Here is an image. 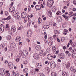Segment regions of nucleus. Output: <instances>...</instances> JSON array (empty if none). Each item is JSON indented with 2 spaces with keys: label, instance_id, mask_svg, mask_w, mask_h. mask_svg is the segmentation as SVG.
<instances>
[{
  "label": "nucleus",
  "instance_id": "nucleus-40",
  "mask_svg": "<svg viewBox=\"0 0 76 76\" xmlns=\"http://www.w3.org/2000/svg\"><path fill=\"white\" fill-rule=\"evenodd\" d=\"M22 29H23V26H21L18 28V30Z\"/></svg>",
  "mask_w": 76,
  "mask_h": 76
},
{
  "label": "nucleus",
  "instance_id": "nucleus-21",
  "mask_svg": "<svg viewBox=\"0 0 76 76\" xmlns=\"http://www.w3.org/2000/svg\"><path fill=\"white\" fill-rule=\"evenodd\" d=\"M49 27H50V26L48 25H45L44 26H43V28L45 29H48Z\"/></svg>",
  "mask_w": 76,
  "mask_h": 76
},
{
  "label": "nucleus",
  "instance_id": "nucleus-62",
  "mask_svg": "<svg viewBox=\"0 0 76 76\" xmlns=\"http://www.w3.org/2000/svg\"><path fill=\"white\" fill-rule=\"evenodd\" d=\"M72 72H74V73H75V72H76V70L75 69H74L73 70H72Z\"/></svg>",
  "mask_w": 76,
  "mask_h": 76
},
{
  "label": "nucleus",
  "instance_id": "nucleus-1",
  "mask_svg": "<svg viewBox=\"0 0 76 76\" xmlns=\"http://www.w3.org/2000/svg\"><path fill=\"white\" fill-rule=\"evenodd\" d=\"M53 3H54V1L53 0H49L47 4V6L49 7H51L53 6Z\"/></svg>",
  "mask_w": 76,
  "mask_h": 76
},
{
  "label": "nucleus",
  "instance_id": "nucleus-14",
  "mask_svg": "<svg viewBox=\"0 0 76 76\" xmlns=\"http://www.w3.org/2000/svg\"><path fill=\"white\" fill-rule=\"evenodd\" d=\"M35 8L37 10H41V6L39 5H37L35 6Z\"/></svg>",
  "mask_w": 76,
  "mask_h": 76
},
{
  "label": "nucleus",
  "instance_id": "nucleus-22",
  "mask_svg": "<svg viewBox=\"0 0 76 76\" xmlns=\"http://www.w3.org/2000/svg\"><path fill=\"white\" fill-rule=\"evenodd\" d=\"M70 63H68L66 65L67 69H69L70 67Z\"/></svg>",
  "mask_w": 76,
  "mask_h": 76
},
{
  "label": "nucleus",
  "instance_id": "nucleus-4",
  "mask_svg": "<svg viewBox=\"0 0 76 76\" xmlns=\"http://www.w3.org/2000/svg\"><path fill=\"white\" fill-rule=\"evenodd\" d=\"M50 66L51 68H52V69H54L56 67V64L55 63L53 62L50 63Z\"/></svg>",
  "mask_w": 76,
  "mask_h": 76
},
{
  "label": "nucleus",
  "instance_id": "nucleus-33",
  "mask_svg": "<svg viewBox=\"0 0 76 76\" xmlns=\"http://www.w3.org/2000/svg\"><path fill=\"white\" fill-rule=\"evenodd\" d=\"M28 21V19L27 18H26L24 19V23H26Z\"/></svg>",
  "mask_w": 76,
  "mask_h": 76
},
{
  "label": "nucleus",
  "instance_id": "nucleus-59",
  "mask_svg": "<svg viewBox=\"0 0 76 76\" xmlns=\"http://www.w3.org/2000/svg\"><path fill=\"white\" fill-rule=\"evenodd\" d=\"M4 28V25H2L1 26V28Z\"/></svg>",
  "mask_w": 76,
  "mask_h": 76
},
{
  "label": "nucleus",
  "instance_id": "nucleus-63",
  "mask_svg": "<svg viewBox=\"0 0 76 76\" xmlns=\"http://www.w3.org/2000/svg\"><path fill=\"white\" fill-rule=\"evenodd\" d=\"M72 50V47L70 48L69 49V51H71V50Z\"/></svg>",
  "mask_w": 76,
  "mask_h": 76
},
{
  "label": "nucleus",
  "instance_id": "nucleus-58",
  "mask_svg": "<svg viewBox=\"0 0 76 76\" xmlns=\"http://www.w3.org/2000/svg\"><path fill=\"white\" fill-rule=\"evenodd\" d=\"M7 47H6L4 49L5 51H7Z\"/></svg>",
  "mask_w": 76,
  "mask_h": 76
},
{
  "label": "nucleus",
  "instance_id": "nucleus-64",
  "mask_svg": "<svg viewBox=\"0 0 76 76\" xmlns=\"http://www.w3.org/2000/svg\"><path fill=\"white\" fill-rule=\"evenodd\" d=\"M58 61V62H61V60H60V59H58V60H57Z\"/></svg>",
  "mask_w": 76,
  "mask_h": 76
},
{
  "label": "nucleus",
  "instance_id": "nucleus-49",
  "mask_svg": "<svg viewBox=\"0 0 76 76\" xmlns=\"http://www.w3.org/2000/svg\"><path fill=\"white\" fill-rule=\"evenodd\" d=\"M69 42H70V44L71 45H72V43H73V42H72V40H70Z\"/></svg>",
  "mask_w": 76,
  "mask_h": 76
},
{
  "label": "nucleus",
  "instance_id": "nucleus-20",
  "mask_svg": "<svg viewBox=\"0 0 76 76\" xmlns=\"http://www.w3.org/2000/svg\"><path fill=\"white\" fill-rule=\"evenodd\" d=\"M57 75V74L55 72H53L51 73V76H56Z\"/></svg>",
  "mask_w": 76,
  "mask_h": 76
},
{
  "label": "nucleus",
  "instance_id": "nucleus-51",
  "mask_svg": "<svg viewBox=\"0 0 76 76\" xmlns=\"http://www.w3.org/2000/svg\"><path fill=\"white\" fill-rule=\"evenodd\" d=\"M52 58H53V56H50V58H49L48 59H49V60H51Z\"/></svg>",
  "mask_w": 76,
  "mask_h": 76
},
{
  "label": "nucleus",
  "instance_id": "nucleus-36",
  "mask_svg": "<svg viewBox=\"0 0 76 76\" xmlns=\"http://www.w3.org/2000/svg\"><path fill=\"white\" fill-rule=\"evenodd\" d=\"M7 20H10V19H12V18H11V17L10 16H8L7 18Z\"/></svg>",
  "mask_w": 76,
  "mask_h": 76
},
{
  "label": "nucleus",
  "instance_id": "nucleus-8",
  "mask_svg": "<svg viewBox=\"0 0 76 76\" xmlns=\"http://www.w3.org/2000/svg\"><path fill=\"white\" fill-rule=\"evenodd\" d=\"M13 15L14 17H16V16H18V15H19V12H18L16 11H15L13 13Z\"/></svg>",
  "mask_w": 76,
  "mask_h": 76
},
{
  "label": "nucleus",
  "instance_id": "nucleus-32",
  "mask_svg": "<svg viewBox=\"0 0 76 76\" xmlns=\"http://www.w3.org/2000/svg\"><path fill=\"white\" fill-rule=\"evenodd\" d=\"M53 43V41L50 42L49 43V46H50V47L51 46Z\"/></svg>",
  "mask_w": 76,
  "mask_h": 76
},
{
  "label": "nucleus",
  "instance_id": "nucleus-50",
  "mask_svg": "<svg viewBox=\"0 0 76 76\" xmlns=\"http://www.w3.org/2000/svg\"><path fill=\"white\" fill-rule=\"evenodd\" d=\"M3 2H1L0 3V7H1V6H2V5H3Z\"/></svg>",
  "mask_w": 76,
  "mask_h": 76
},
{
  "label": "nucleus",
  "instance_id": "nucleus-34",
  "mask_svg": "<svg viewBox=\"0 0 76 76\" xmlns=\"http://www.w3.org/2000/svg\"><path fill=\"white\" fill-rule=\"evenodd\" d=\"M4 47V44H2L0 46V47H1V48H3Z\"/></svg>",
  "mask_w": 76,
  "mask_h": 76
},
{
  "label": "nucleus",
  "instance_id": "nucleus-19",
  "mask_svg": "<svg viewBox=\"0 0 76 76\" xmlns=\"http://www.w3.org/2000/svg\"><path fill=\"white\" fill-rule=\"evenodd\" d=\"M62 75L63 76H67V74L65 71L62 72Z\"/></svg>",
  "mask_w": 76,
  "mask_h": 76
},
{
  "label": "nucleus",
  "instance_id": "nucleus-30",
  "mask_svg": "<svg viewBox=\"0 0 76 76\" xmlns=\"http://www.w3.org/2000/svg\"><path fill=\"white\" fill-rule=\"evenodd\" d=\"M16 18L18 20H20V17L19 15H18L17 17H16Z\"/></svg>",
  "mask_w": 76,
  "mask_h": 76
},
{
  "label": "nucleus",
  "instance_id": "nucleus-41",
  "mask_svg": "<svg viewBox=\"0 0 76 76\" xmlns=\"http://www.w3.org/2000/svg\"><path fill=\"white\" fill-rule=\"evenodd\" d=\"M39 76H45V75L42 73H40Z\"/></svg>",
  "mask_w": 76,
  "mask_h": 76
},
{
  "label": "nucleus",
  "instance_id": "nucleus-15",
  "mask_svg": "<svg viewBox=\"0 0 76 76\" xmlns=\"http://www.w3.org/2000/svg\"><path fill=\"white\" fill-rule=\"evenodd\" d=\"M69 15L71 16H76V13H74L72 12H71L69 13Z\"/></svg>",
  "mask_w": 76,
  "mask_h": 76
},
{
  "label": "nucleus",
  "instance_id": "nucleus-12",
  "mask_svg": "<svg viewBox=\"0 0 76 76\" xmlns=\"http://www.w3.org/2000/svg\"><path fill=\"white\" fill-rule=\"evenodd\" d=\"M21 39V37H20L19 36H18L16 38L15 41H16V42H19L20 41Z\"/></svg>",
  "mask_w": 76,
  "mask_h": 76
},
{
  "label": "nucleus",
  "instance_id": "nucleus-18",
  "mask_svg": "<svg viewBox=\"0 0 76 76\" xmlns=\"http://www.w3.org/2000/svg\"><path fill=\"white\" fill-rule=\"evenodd\" d=\"M10 45L11 46V47H12V48H15V46H16L15 43H11L10 44Z\"/></svg>",
  "mask_w": 76,
  "mask_h": 76
},
{
  "label": "nucleus",
  "instance_id": "nucleus-7",
  "mask_svg": "<svg viewBox=\"0 0 76 76\" xmlns=\"http://www.w3.org/2000/svg\"><path fill=\"white\" fill-rule=\"evenodd\" d=\"M42 65L40 63H37L36 64V66L37 69H40L41 68Z\"/></svg>",
  "mask_w": 76,
  "mask_h": 76
},
{
  "label": "nucleus",
  "instance_id": "nucleus-27",
  "mask_svg": "<svg viewBox=\"0 0 76 76\" xmlns=\"http://www.w3.org/2000/svg\"><path fill=\"white\" fill-rule=\"evenodd\" d=\"M42 21V20L41 18H39L38 20V23H41Z\"/></svg>",
  "mask_w": 76,
  "mask_h": 76
},
{
  "label": "nucleus",
  "instance_id": "nucleus-25",
  "mask_svg": "<svg viewBox=\"0 0 76 76\" xmlns=\"http://www.w3.org/2000/svg\"><path fill=\"white\" fill-rule=\"evenodd\" d=\"M31 23H32V21H28L27 24V26H29L31 25Z\"/></svg>",
  "mask_w": 76,
  "mask_h": 76
},
{
  "label": "nucleus",
  "instance_id": "nucleus-13",
  "mask_svg": "<svg viewBox=\"0 0 76 76\" xmlns=\"http://www.w3.org/2000/svg\"><path fill=\"white\" fill-rule=\"evenodd\" d=\"M36 49L37 51L41 50V47L39 45H37L36 47Z\"/></svg>",
  "mask_w": 76,
  "mask_h": 76
},
{
  "label": "nucleus",
  "instance_id": "nucleus-45",
  "mask_svg": "<svg viewBox=\"0 0 76 76\" xmlns=\"http://www.w3.org/2000/svg\"><path fill=\"white\" fill-rule=\"evenodd\" d=\"M1 31L2 32L4 31V28H1Z\"/></svg>",
  "mask_w": 76,
  "mask_h": 76
},
{
  "label": "nucleus",
  "instance_id": "nucleus-17",
  "mask_svg": "<svg viewBox=\"0 0 76 76\" xmlns=\"http://www.w3.org/2000/svg\"><path fill=\"white\" fill-rule=\"evenodd\" d=\"M9 11L10 12H13L14 11L13 8L12 7H10L9 9Z\"/></svg>",
  "mask_w": 76,
  "mask_h": 76
},
{
  "label": "nucleus",
  "instance_id": "nucleus-28",
  "mask_svg": "<svg viewBox=\"0 0 76 76\" xmlns=\"http://www.w3.org/2000/svg\"><path fill=\"white\" fill-rule=\"evenodd\" d=\"M52 50L54 52H55L56 51V48L55 46H53L52 47Z\"/></svg>",
  "mask_w": 76,
  "mask_h": 76
},
{
  "label": "nucleus",
  "instance_id": "nucleus-35",
  "mask_svg": "<svg viewBox=\"0 0 76 76\" xmlns=\"http://www.w3.org/2000/svg\"><path fill=\"white\" fill-rule=\"evenodd\" d=\"M4 23V22L3 21L0 20V26L1 25H3Z\"/></svg>",
  "mask_w": 76,
  "mask_h": 76
},
{
  "label": "nucleus",
  "instance_id": "nucleus-55",
  "mask_svg": "<svg viewBox=\"0 0 76 76\" xmlns=\"http://www.w3.org/2000/svg\"><path fill=\"white\" fill-rule=\"evenodd\" d=\"M64 32H68V30L66 29L64 30Z\"/></svg>",
  "mask_w": 76,
  "mask_h": 76
},
{
  "label": "nucleus",
  "instance_id": "nucleus-44",
  "mask_svg": "<svg viewBox=\"0 0 76 76\" xmlns=\"http://www.w3.org/2000/svg\"><path fill=\"white\" fill-rule=\"evenodd\" d=\"M45 70L47 72H48V67H46L45 68Z\"/></svg>",
  "mask_w": 76,
  "mask_h": 76
},
{
  "label": "nucleus",
  "instance_id": "nucleus-37",
  "mask_svg": "<svg viewBox=\"0 0 76 76\" xmlns=\"http://www.w3.org/2000/svg\"><path fill=\"white\" fill-rule=\"evenodd\" d=\"M32 35V34H27V36L29 38H30V37H31V35Z\"/></svg>",
  "mask_w": 76,
  "mask_h": 76
},
{
  "label": "nucleus",
  "instance_id": "nucleus-38",
  "mask_svg": "<svg viewBox=\"0 0 76 76\" xmlns=\"http://www.w3.org/2000/svg\"><path fill=\"white\" fill-rule=\"evenodd\" d=\"M52 55H50V54H48L47 56V57L48 58V59L49 58H50V57H51V56Z\"/></svg>",
  "mask_w": 76,
  "mask_h": 76
},
{
  "label": "nucleus",
  "instance_id": "nucleus-16",
  "mask_svg": "<svg viewBox=\"0 0 76 76\" xmlns=\"http://www.w3.org/2000/svg\"><path fill=\"white\" fill-rule=\"evenodd\" d=\"M72 53L74 54H76V49H72Z\"/></svg>",
  "mask_w": 76,
  "mask_h": 76
},
{
  "label": "nucleus",
  "instance_id": "nucleus-9",
  "mask_svg": "<svg viewBox=\"0 0 76 76\" xmlns=\"http://www.w3.org/2000/svg\"><path fill=\"white\" fill-rule=\"evenodd\" d=\"M33 57L35 59H38L39 58V55L37 53H35L34 54Z\"/></svg>",
  "mask_w": 76,
  "mask_h": 76
},
{
  "label": "nucleus",
  "instance_id": "nucleus-11",
  "mask_svg": "<svg viewBox=\"0 0 76 76\" xmlns=\"http://www.w3.org/2000/svg\"><path fill=\"white\" fill-rule=\"evenodd\" d=\"M11 31L12 32H15L16 29V27L14 26H12L11 27Z\"/></svg>",
  "mask_w": 76,
  "mask_h": 76
},
{
  "label": "nucleus",
  "instance_id": "nucleus-54",
  "mask_svg": "<svg viewBox=\"0 0 76 76\" xmlns=\"http://www.w3.org/2000/svg\"><path fill=\"white\" fill-rule=\"evenodd\" d=\"M15 72L14 71H13L12 73V76H14L15 75Z\"/></svg>",
  "mask_w": 76,
  "mask_h": 76
},
{
  "label": "nucleus",
  "instance_id": "nucleus-3",
  "mask_svg": "<svg viewBox=\"0 0 76 76\" xmlns=\"http://www.w3.org/2000/svg\"><path fill=\"white\" fill-rule=\"evenodd\" d=\"M4 70H5V69L3 68L0 69V75H1V76L5 75L6 73L4 72Z\"/></svg>",
  "mask_w": 76,
  "mask_h": 76
},
{
  "label": "nucleus",
  "instance_id": "nucleus-29",
  "mask_svg": "<svg viewBox=\"0 0 76 76\" xmlns=\"http://www.w3.org/2000/svg\"><path fill=\"white\" fill-rule=\"evenodd\" d=\"M69 18H70V17L66 16L65 18L66 20V21H68V20H69Z\"/></svg>",
  "mask_w": 76,
  "mask_h": 76
},
{
  "label": "nucleus",
  "instance_id": "nucleus-53",
  "mask_svg": "<svg viewBox=\"0 0 76 76\" xmlns=\"http://www.w3.org/2000/svg\"><path fill=\"white\" fill-rule=\"evenodd\" d=\"M49 41H52V40H53V38L51 37L49 38Z\"/></svg>",
  "mask_w": 76,
  "mask_h": 76
},
{
  "label": "nucleus",
  "instance_id": "nucleus-47",
  "mask_svg": "<svg viewBox=\"0 0 76 76\" xmlns=\"http://www.w3.org/2000/svg\"><path fill=\"white\" fill-rule=\"evenodd\" d=\"M5 14L6 16H7V15H9V13H8V12H5Z\"/></svg>",
  "mask_w": 76,
  "mask_h": 76
},
{
  "label": "nucleus",
  "instance_id": "nucleus-5",
  "mask_svg": "<svg viewBox=\"0 0 76 76\" xmlns=\"http://www.w3.org/2000/svg\"><path fill=\"white\" fill-rule=\"evenodd\" d=\"M26 16V13L25 12H23L21 14V17L23 19L25 18Z\"/></svg>",
  "mask_w": 76,
  "mask_h": 76
},
{
  "label": "nucleus",
  "instance_id": "nucleus-42",
  "mask_svg": "<svg viewBox=\"0 0 76 76\" xmlns=\"http://www.w3.org/2000/svg\"><path fill=\"white\" fill-rule=\"evenodd\" d=\"M74 69H75V68H74V66H71V68H70L71 70V71H72Z\"/></svg>",
  "mask_w": 76,
  "mask_h": 76
},
{
  "label": "nucleus",
  "instance_id": "nucleus-61",
  "mask_svg": "<svg viewBox=\"0 0 76 76\" xmlns=\"http://www.w3.org/2000/svg\"><path fill=\"white\" fill-rule=\"evenodd\" d=\"M59 52V51L58 50H57L56 52V54H58Z\"/></svg>",
  "mask_w": 76,
  "mask_h": 76
},
{
  "label": "nucleus",
  "instance_id": "nucleus-48",
  "mask_svg": "<svg viewBox=\"0 0 76 76\" xmlns=\"http://www.w3.org/2000/svg\"><path fill=\"white\" fill-rule=\"evenodd\" d=\"M6 27L7 28H9V25L7 24L6 25Z\"/></svg>",
  "mask_w": 76,
  "mask_h": 76
},
{
  "label": "nucleus",
  "instance_id": "nucleus-24",
  "mask_svg": "<svg viewBox=\"0 0 76 76\" xmlns=\"http://www.w3.org/2000/svg\"><path fill=\"white\" fill-rule=\"evenodd\" d=\"M23 71L24 73H27L28 72V68H26L23 69Z\"/></svg>",
  "mask_w": 76,
  "mask_h": 76
},
{
  "label": "nucleus",
  "instance_id": "nucleus-10",
  "mask_svg": "<svg viewBox=\"0 0 76 76\" xmlns=\"http://www.w3.org/2000/svg\"><path fill=\"white\" fill-rule=\"evenodd\" d=\"M59 55H58V57L60 56V58H62V59H64V58L65 57V55L64 54L61 53V54H59Z\"/></svg>",
  "mask_w": 76,
  "mask_h": 76
},
{
  "label": "nucleus",
  "instance_id": "nucleus-56",
  "mask_svg": "<svg viewBox=\"0 0 76 76\" xmlns=\"http://www.w3.org/2000/svg\"><path fill=\"white\" fill-rule=\"evenodd\" d=\"M64 37H62L61 38V41H62L63 42V41H64Z\"/></svg>",
  "mask_w": 76,
  "mask_h": 76
},
{
  "label": "nucleus",
  "instance_id": "nucleus-46",
  "mask_svg": "<svg viewBox=\"0 0 76 76\" xmlns=\"http://www.w3.org/2000/svg\"><path fill=\"white\" fill-rule=\"evenodd\" d=\"M19 54L20 55H22V52L21 50H20L19 51Z\"/></svg>",
  "mask_w": 76,
  "mask_h": 76
},
{
  "label": "nucleus",
  "instance_id": "nucleus-52",
  "mask_svg": "<svg viewBox=\"0 0 76 76\" xmlns=\"http://www.w3.org/2000/svg\"><path fill=\"white\" fill-rule=\"evenodd\" d=\"M73 3L74 4L76 5V1H75L74 0L73 1Z\"/></svg>",
  "mask_w": 76,
  "mask_h": 76
},
{
  "label": "nucleus",
  "instance_id": "nucleus-31",
  "mask_svg": "<svg viewBox=\"0 0 76 76\" xmlns=\"http://www.w3.org/2000/svg\"><path fill=\"white\" fill-rule=\"evenodd\" d=\"M39 54L40 56H42V55H43V51L42 50L40 51Z\"/></svg>",
  "mask_w": 76,
  "mask_h": 76
},
{
  "label": "nucleus",
  "instance_id": "nucleus-39",
  "mask_svg": "<svg viewBox=\"0 0 76 76\" xmlns=\"http://www.w3.org/2000/svg\"><path fill=\"white\" fill-rule=\"evenodd\" d=\"M27 34H32L31 33V30H28L27 32Z\"/></svg>",
  "mask_w": 76,
  "mask_h": 76
},
{
  "label": "nucleus",
  "instance_id": "nucleus-2",
  "mask_svg": "<svg viewBox=\"0 0 76 76\" xmlns=\"http://www.w3.org/2000/svg\"><path fill=\"white\" fill-rule=\"evenodd\" d=\"M28 54V52L26 51V50H23L22 52V54L21 56L23 58H25L26 57Z\"/></svg>",
  "mask_w": 76,
  "mask_h": 76
},
{
  "label": "nucleus",
  "instance_id": "nucleus-60",
  "mask_svg": "<svg viewBox=\"0 0 76 76\" xmlns=\"http://www.w3.org/2000/svg\"><path fill=\"white\" fill-rule=\"evenodd\" d=\"M6 76H10V73H9L8 74H6Z\"/></svg>",
  "mask_w": 76,
  "mask_h": 76
},
{
  "label": "nucleus",
  "instance_id": "nucleus-23",
  "mask_svg": "<svg viewBox=\"0 0 76 76\" xmlns=\"http://www.w3.org/2000/svg\"><path fill=\"white\" fill-rule=\"evenodd\" d=\"M54 33L56 34V35H58V31L56 30H55Z\"/></svg>",
  "mask_w": 76,
  "mask_h": 76
},
{
  "label": "nucleus",
  "instance_id": "nucleus-6",
  "mask_svg": "<svg viewBox=\"0 0 76 76\" xmlns=\"http://www.w3.org/2000/svg\"><path fill=\"white\" fill-rule=\"evenodd\" d=\"M8 66L9 68L12 69L13 67V64L12 62H10L8 63Z\"/></svg>",
  "mask_w": 76,
  "mask_h": 76
},
{
  "label": "nucleus",
  "instance_id": "nucleus-43",
  "mask_svg": "<svg viewBox=\"0 0 76 76\" xmlns=\"http://www.w3.org/2000/svg\"><path fill=\"white\" fill-rule=\"evenodd\" d=\"M51 12L50 11H49L48 13V15L50 16V17H51Z\"/></svg>",
  "mask_w": 76,
  "mask_h": 76
},
{
  "label": "nucleus",
  "instance_id": "nucleus-57",
  "mask_svg": "<svg viewBox=\"0 0 76 76\" xmlns=\"http://www.w3.org/2000/svg\"><path fill=\"white\" fill-rule=\"evenodd\" d=\"M46 54V52H44L43 53V56H45Z\"/></svg>",
  "mask_w": 76,
  "mask_h": 76
},
{
  "label": "nucleus",
  "instance_id": "nucleus-26",
  "mask_svg": "<svg viewBox=\"0 0 76 76\" xmlns=\"http://www.w3.org/2000/svg\"><path fill=\"white\" fill-rule=\"evenodd\" d=\"M7 39V40H11V36H8L6 37Z\"/></svg>",
  "mask_w": 76,
  "mask_h": 76
}]
</instances>
